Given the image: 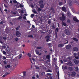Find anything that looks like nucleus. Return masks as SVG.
Instances as JSON below:
<instances>
[{
	"label": "nucleus",
	"instance_id": "f257e3e1",
	"mask_svg": "<svg viewBox=\"0 0 79 79\" xmlns=\"http://www.w3.org/2000/svg\"><path fill=\"white\" fill-rule=\"evenodd\" d=\"M62 16H61L59 18V19L61 21H62V24L63 26H66V23H64V22H63V21H64L65 20V19L66 17L64 15V13L61 14Z\"/></svg>",
	"mask_w": 79,
	"mask_h": 79
},
{
	"label": "nucleus",
	"instance_id": "f03ea898",
	"mask_svg": "<svg viewBox=\"0 0 79 79\" xmlns=\"http://www.w3.org/2000/svg\"><path fill=\"white\" fill-rule=\"evenodd\" d=\"M58 28H56V30H55V39H56L57 38V32H58Z\"/></svg>",
	"mask_w": 79,
	"mask_h": 79
},
{
	"label": "nucleus",
	"instance_id": "7ed1b4c3",
	"mask_svg": "<svg viewBox=\"0 0 79 79\" xmlns=\"http://www.w3.org/2000/svg\"><path fill=\"white\" fill-rule=\"evenodd\" d=\"M64 32L66 35H70V32L69 30L65 29L64 30Z\"/></svg>",
	"mask_w": 79,
	"mask_h": 79
},
{
	"label": "nucleus",
	"instance_id": "20e7f679",
	"mask_svg": "<svg viewBox=\"0 0 79 79\" xmlns=\"http://www.w3.org/2000/svg\"><path fill=\"white\" fill-rule=\"evenodd\" d=\"M16 35L17 36V37H21V34L19 33V31H16Z\"/></svg>",
	"mask_w": 79,
	"mask_h": 79
},
{
	"label": "nucleus",
	"instance_id": "39448f33",
	"mask_svg": "<svg viewBox=\"0 0 79 79\" xmlns=\"http://www.w3.org/2000/svg\"><path fill=\"white\" fill-rule=\"evenodd\" d=\"M73 61L74 62V63L76 64H77L78 63H79V61L76 59H74L73 60Z\"/></svg>",
	"mask_w": 79,
	"mask_h": 79
},
{
	"label": "nucleus",
	"instance_id": "423d86ee",
	"mask_svg": "<svg viewBox=\"0 0 79 79\" xmlns=\"http://www.w3.org/2000/svg\"><path fill=\"white\" fill-rule=\"evenodd\" d=\"M71 46L70 45H68L66 46V49H67V50L71 49Z\"/></svg>",
	"mask_w": 79,
	"mask_h": 79
},
{
	"label": "nucleus",
	"instance_id": "0eeeda50",
	"mask_svg": "<svg viewBox=\"0 0 79 79\" xmlns=\"http://www.w3.org/2000/svg\"><path fill=\"white\" fill-rule=\"evenodd\" d=\"M73 50L74 52H77L78 51V48L76 47H74L73 48Z\"/></svg>",
	"mask_w": 79,
	"mask_h": 79
},
{
	"label": "nucleus",
	"instance_id": "6e6552de",
	"mask_svg": "<svg viewBox=\"0 0 79 79\" xmlns=\"http://www.w3.org/2000/svg\"><path fill=\"white\" fill-rule=\"evenodd\" d=\"M68 3L69 6H72V4H73V2H72V0H69Z\"/></svg>",
	"mask_w": 79,
	"mask_h": 79
},
{
	"label": "nucleus",
	"instance_id": "1a4fd4ad",
	"mask_svg": "<svg viewBox=\"0 0 79 79\" xmlns=\"http://www.w3.org/2000/svg\"><path fill=\"white\" fill-rule=\"evenodd\" d=\"M73 20L74 21H76V22H77V23H78V22H79V20L77 19V18L76 17H74L73 18Z\"/></svg>",
	"mask_w": 79,
	"mask_h": 79
},
{
	"label": "nucleus",
	"instance_id": "9d476101",
	"mask_svg": "<svg viewBox=\"0 0 79 79\" xmlns=\"http://www.w3.org/2000/svg\"><path fill=\"white\" fill-rule=\"evenodd\" d=\"M62 69L63 71H64L65 69H68V67L66 66H64V65H63L62 67Z\"/></svg>",
	"mask_w": 79,
	"mask_h": 79
},
{
	"label": "nucleus",
	"instance_id": "9b49d317",
	"mask_svg": "<svg viewBox=\"0 0 79 79\" xmlns=\"http://www.w3.org/2000/svg\"><path fill=\"white\" fill-rule=\"evenodd\" d=\"M64 45V44H58V47H63Z\"/></svg>",
	"mask_w": 79,
	"mask_h": 79
},
{
	"label": "nucleus",
	"instance_id": "f8f14e48",
	"mask_svg": "<svg viewBox=\"0 0 79 79\" xmlns=\"http://www.w3.org/2000/svg\"><path fill=\"white\" fill-rule=\"evenodd\" d=\"M62 11H64V12H66V7L64 6L62 7Z\"/></svg>",
	"mask_w": 79,
	"mask_h": 79
},
{
	"label": "nucleus",
	"instance_id": "ddd939ff",
	"mask_svg": "<svg viewBox=\"0 0 79 79\" xmlns=\"http://www.w3.org/2000/svg\"><path fill=\"white\" fill-rule=\"evenodd\" d=\"M23 76L22 77H26V72L24 71L23 72Z\"/></svg>",
	"mask_w": 79,
	"mask_h": 79
},
{
	"label": "nucleus",
	"instance_id": "4468645a",
	"mask_svg": "<svg viewBox=\"0 0 79 79\" xmlns=\"http://www.w3.org/2000/svg\"><path fill=\"white\" fill-rule=\"evenodd\" d=\"M10 74V73H8V72H6L5 73V74L3 75L2 76L3 77H5L6 76H7V75Z\"/></svg>",
	"mask_w": 79,
	"mask_h": 79
},
{
	"label": "nucleus",
	"instance_id": "2eb2a0df",
	"mask_svg": "<svg viewBox=\"0 0 79 79\" xmlns=\"http://www.w3.org/2000/svg\"><path fill=\"white\" fill-rule=\"evenodd\" d=\"M67 65H69V66H73V65L72 62H69L67 63Z\"/></svg>",
	"mask_w": 79,
	"mask_h": 79
},
{
	"label": "nucleus",
	"instance_id": "dca6fc26",
	"mask_svg": "<svg viewBox=\"0 0 79 79\" xmlns=\"http://www.w3.org/2000/svg\"><path fill=\"white\" fill-rule=\"evenodd\" d=\"M44 5L43 4H41L40 5V8H44Z\"/></svg>",
	"mask_w": 79,
	"mask_h": 79
},
{
	"label": "nucleus",
	"instance_id": "f3484780",
	"mask_svg": "<svg viewBox=\"0 0 79 79\" xmlns=\"http://www.w3.org/2000/svg\"><path fill=\"white\" fill-rule=\"evenodd\" d=\"M73 2L74 4H75L76 5L78 3V2L76 0H73Z\"/></svg>",
	"mask_w": 79,
	"mask_h": 79
},
{
	"label": "nucleus",
	"instance_id": "a211bd4d",
	"mask_svg": "<svg viewBox=\"0 0 79 79\" xmlns=\"http://www.w3.org/2000/svg\"><path fill=\"white\" fill-rule=\"evenodd\" d=\"M73 39L74 40V41H75L76 42H78V39L77 38L74 37L73 38Z\"/></svg>",
	"mask_w": 79,
	"mask_h": 79
},
{
	"label": "nucleus",
	"instance_id": "6ab92c4d",
	"mask_svg": "<svg viewBox=\"0 0 79 79\" xmlns=\"http://www.w3.org/2000/svg\"><path fill=\"white\" fill-rule=\"evenodd\" d=\"M75 75H76V72H73L72 73L71 76L72 77L75 76Z\"/></svg>",
	"mask_w": 79,
	"mask_h": 79
},
{
	"label": "nucleus",
	"instance_id": "aec40b11",
	"mask_svg": "<svg viewBox=\"0 0 79 79\" xmlns=\"http://www.w3.org/2000/svg\"><path fill=\"white\" fill-rule=\"evenodd\" d=\"M43 3H44V1L43 0H41L39 2V3L40 5L43 4Z\"/></svg>",
	"mask_w": 79,
	"mask_h": 79
},
{
	"label": "nucleus",
	"instance_id": "412c9836",
	"mask_svg": "<svg viewBox=\"0 0 79 79\" xmlns=\"http://www.w3.org/2000/svg\"><path fill=\"white\" fill-rule=\"evenodd\" d=\"M51 10H52V13H55V10H54V8L53 7H51L50 9Z\"/></svg>",
	"mask_w": 79,
	"mask_h": 79
},
{
	"label": "nucleus",
	"instance_id": "4be33fe9",
	"mask_svg": "<svg viewBox=\"0 0 79 79\" xmlns=\"http://www.w3.org/2000/svg\"><path fill=\"white\" fill-rule=\"evenodd\" d=\"M69 71H73V67H69Z\"/></svg>",
	"mask_w": 79,
	"mask_h": 79
},
{
	"label": "nucleus",
	"instance_id": "5701e85b",
	"mask_svg": "<svg viewBox=\"0 0 79 79\" xmlns=\"http://www.w3.org/2000/svg\"><path fill=\"white\" fill-rule=\"evenodd\" d=\"M27 56H29V58H31V54L29 53H28L27 54Z\"/></svg>",
	"mask_w": 79,
	"mask_h": 79
},
{
	"label": "nucleus",
	"instance_id": "b1692460",
	"mask_svg": "<svg viewBox=\"0 0 79 79\" xmlns=\"http://www.w3.org/2000/svg\"><path fill=\"white\" fill-rule=\"evenodd\" d=\"M20 26H19L17 28H15L16 31H18L19 30V29L20 28Z\"/></svg>",
	"mask_w": 79,
	"mask_h": 79
},
{
	"label": "nucleus",
	"instance_id": "393cba45",
	"mask_svg": "<svg viewBox=\"0 0 79 79\" xmlns=\"http://www.w3.org/2000/svg\"><path fill=\"white\" fill-rule=\"evenodd\" d=\"M5 68H7V69L8 68H10V64L7 65V66H5Z\"/></svg>",
	"mask_w": 79,
	"mask_h": 79
},
{
	"label": "nucleus",
	"instance_id": "a878e982",
	"mask_svg": "<svg viewBox=\"0 0 79 79\" xmlns=\"http://www.w3.org/2000/svg\"><path fill=\"white\" fill-rule=\"evenodd\" d=\"M75 69H76V71H77V72L78 71H79V69L78 68V67H75Z\"/></svg>",
	"mask_w": 79,
	"mask_h": 79
},
{
	"label": "nucleus",
	"instance_id": "bb28decb",
	"mask_svg": "<svg viewBox=\"0 0 79 79\" xmlns=\"http://www.w3.org/2000/svg\"><path fill=\"white\" fill-rule=\"evenodd\" d=\"M35 53L37 55H39V51L37 50H35Z\"/></svg>",
	"mask_w": 79,
	"mask_h": 79
},
{
	"label": "nucleus",
	"instance_id": "cd10ccee",
	"mask_svg": "<svg viewBox=\"0 0 79 79\" xmlns=\"http://www.w3.org/2000/svg\"><path fill=\"white\" fill-rule=\"evenodd\" d=\"M64 44H68V40H65L64 42Z\"/></svg>",
	"mask_w": 79,
	"mask_h": 79
},
{
	"label": "nucleus",
	"instance_id": "c85d7f7f",
	"mask_svg": "<svg viewBox=\"0 0 79 79\" xmlns=\"http://www.w3.org/2000/svg\"><path fill=\"white\" fill-rule=\"evenodd\" d=\"M46 58L47 59H50V55H47L46 56Z\"/></svg>",
	"mask_w": 79,
	"mask_h": 79
},
{
	"label": "nucleus",
	"instance_id": "c756f323",
	"mask_svg": "<svg viewBox=\"0 0 79 79\" xmlns=\"http://www.w3.org/2000/svg\"><path fill=\"white\" fill-rule=\"evenodd\" d=\"M62 5L63 2H59V6H61V5Z\"/></svg>",
	"mask_w": 79,
	"mask_h": 79
},
{
	"label": "nucleus",
	"instance_id": "7c9ffc66",
	"mask_svg": "<svg viewBox=\"0 0 79 79\" xmlns=\"http://www.w3.org/2000/svg\"><path fill=\"white\" fill-rule=\"evenodd\" d=\"M37 11H42V9L40 8H38V9H37Z\"/></svg>",
	"mask_w": 79,
	"mask_h": 79
},
{
	"label": "nucleus",
	"instance_id": "2f4dec72",
	"mask_svg": "<svg viewBox=\"0 0 79 79\" xmlns=\"http://www.w3.org/2000/svg\"><path fill=\"white\" fill-rule=\"evenodd\" d=\"M19 59H20L21 58V57L22 56V54H20L19 55Z\"/></svg>",
	"mask_w": 79,
	"mask_h": 79
},
{
	"label": "nucleus",
	"instance_id": "473e14b6",
	"mask_svg": "<svg viewBox=\"0 0 79 79\" xmlns=\"http://www.w3.org/2000/svg\"><path fill=\"white\" fill-rule=\"evenodd\" d=\"M45 39H49L50 38V36L48 35H47L45 37Z\"/></svg>",
	"mask_w": 79,
	"mask_h": 79
},
{
	"label": "nucleus",
	"instance_id": "72a5a7b5",
	"mask_svg": "<svg viewBox=\"0 0 79 79\" xmlns=\"http://www.w3.org/2000/svg\"><path fill=\"white\" fill-rule=\"evenodd\" d=\"M67 58L69 60H70V61H71V59H72V58H71V57H67Z\"/></svg>",
	"mask_w": 79,
	"mask_h": 79
},
{
	"label": "nucleus",
	"instance_id": "f704fd0d",
	"mask_svg": "<svg viewBox=\"0 0 79 79\" xmlns=\"http://www.w3.org/2000/svg\"><path fill=\"white\" fill-rule=\"evenodd\" d=\"M22 18H23L22 17L20 16L19 17H18L17 19H22Z\"/></svg>",
	"mask_w": 79,
	"mask_h": 79
},
{
	"label": "nucleus",
	"instance_id": "c9c22d12",
	"mask_svg": "<svg viewBox=\"0 0 79 79\" xmlns=\"http://www.w3.org/2000/svg\"><path fill=\"white\" fill-rule=\"evenodd\" d=\"M47 72H50V73H52V71L50 69H48L47 70Z\"/></svg>",
	"mask_w": 79,
	"mask_h": 79
},
{
	"label": "nucleus",
	"instance_id": "e433bc0d",
	"mask_svg": "<svg viewBox=\"0 0 79 79\" xmlns=\"http://www.w3.org/2000/svg\"><path fill=\"white\" fill-rule=\"evenodd\" d=\"M33 13H35V14H37V15H38V13L36 12V11L35 10H34L33 11Z\"/></svg>",
	"mask_w": 79,
	"mask_h": 79
},
{
	"label": "nucleus",
	"instance_id": "4c0bfd02",
	"mask_svg": "<svg viewBox=\"0 0 79 79\" xmlns=\"http://www.w3.org/2000/svg\"><path fill=\"white\" fill-rule=\"evenodd\" d=\"M48 24H50L51 23V21H50V20H48Z\"/></svg>",
	"mask_w": 79,
	"mask_h": 79
},
{
	"label": "nucleus",
	"instance_id": "58836bf2",
	"mask_svg": "<svg viewBox=\"0 0 79 79\" xmlns=\"http://www.w3.org/2000/svg\"><path fill=\"white\" fill-rule=\"evenodd\" d=\"M28 37H33V35H28Z\"/></svg>",
	"mask_w": 79,
	"mask_h": 79
},
{
	"label": "nucleus",
	"instance_id": "ea45409f",
	"mask_svg": "<svg viewBox=\"0 0 79 79\" xmlns=\"http://www.w3.org/2000/svg\"><path fill=\"white\" fill-rule=\"evenodd\" d=\"M34 14H32L31 15V18H33V17H34Z\"/></svg>",
	"mask_w": 79,
	"mask_h": 79
},
{
	"label": "nucleus",
	"instance_id": "a19ab883",
	"mask_svg": "<svg viewBox=\"0 0 79 79\" xmlns=\"http://www.w3.org/2000/svg\"><path fill=\"white\" fill-rule=\"evenodd\" d=\"M47 76H52V73H47Z\"/></svg>",
	"mask_w": 79,
	"mask_h": 79
},
{
	"label": "nucleus",
	"instance_id": "79ce46f5",
	"mask_svg": "<svg viewBox=\"0 0 79 79\" xmlns=\"http://www.w3.org/2000/svg\"><path fill=\"white\" fill-rule=\"evenodd\" d=\"M42 48V47H37V50H39V49H41Z\"/></svg>",
	"mask_w": 79,
	"mask_h": 79
},
{
	"label": "nucleus",
	"instance_id": "37998d69",
	"mask_svg": "<svg viewBox=\"0 0 79 79\" xmlns=\"http://www.w3.org/2000/svg\"><path fill=\"white\" fill-rule=\"evenodd\" d=\"M13 2L14 3H17V1H16V0H14Z\"/></svg>",
	"mask_w": 79,
	"mask_h": 79
},
{
	"label": "nucleus",
	"instance_id": "c03bdc74",
	"mask_svg": "<svg viewBox=\"0 0 79 79\" xmlns=\"http://www.w3.org/2000/svg\"><path fill=\"white\" fill-rule=\"evenodd\" d=\"M20 13H21V14H23V10H21L20 11Z\"/></svg>",
	"mask_w": 79,
	"mask_h": 79
},
{
	"label": "nucleus",
	"instance_id": "a18cd8bd",
	"mask_svg": "<svg viewBox=\"0 0 79 79\" xmlns=\"http://www.w3.org/2000/svg\"><path fill=\"white\" fill-rule=\"evenodd\" d=\"M67 23H70V20L68 19L67 21Z\"/></svg>",
	"mask_w": 79,
	"mask_h": 79
},
{
	"label": "nucleus",
	"instance_id": "49530a36",
	"mask_svg": "<svg viewBox=\"0 0 79 79\" xmlns=\"http://www.w3.org/2000/svg\"><path fill=\"white\" fill-rule=\"evenodd\" d=\"M2 53H3V54H6V52L4 51H2Z\"/></svg>",
	"mask_w": 79,
	"mask_h": 79
},
{
	"label": "nucleus",
	"instance_id": "de8ad7c7",
	"mask_svg": "<svg viewBox=\"0 0 79 79\" xmlns=\"http://www.w3.org/2000/svg\"><path fill=\"white\" fill-rule=\"evenodd\" d=\"M19 6L21 8H23V5L22 4H20L19 5Z\"/></svg>",
	"mask_w": 79,
	"mask_h": 79
},
{
	"label": "nucleus",
	"instance_id": "09e8293b",
	"mask_svg": "<svg viewBox=\"0 0 79 79\" xmlns=\"http://www.w3.org/2000/svg\"><path fill=\"white\" fill-rule=\"evenodd\" d=\"M3 60H6V57H5V56H3Z\"/></svg>",
	"mask_w": 79,
	"mask_h": 79
},
{
	"label": "nucleus",
	"instance_id": "8fccbe9b",
	"mask_svg": "<svg viewBox=\"0 0 79 79\" xmlns=\"http://www.w3.org/2000/svg\"><path fill=\"white\" fill-rule=\"evenodd\" d=\"M35 68L37 69H39V67L36 66Z\"/></svg>",
	"mask_w": 79,
	"mask_h": 79
},
{
	"label": "nucleus",
	"instance_id": "3c124183",
	"mask_svg": "<svg viewBox=\"0 0 79 79\" xmlns=\"http://www.w3.org/2000/svg\"><path fill=\"white\" fill-rule=\"evenodd\" d=\"M15 41H18V40H19V39H18V38H15Z\"/></svg>",
	"mask_w": 79,
	"mask_h": 79
},
{
	"label": "nucleus",
	"instance_id": "603ef678",
	"mask_svg": "<svg viewBox=\"0 0 79 79\" xmlns=\"http://www.w3.org/2000/svg\"><path fill=\"white\" fill-rule=\"evenodd\" d=\"M23 18L24 19L26 20V17L25 16L23 17Z\"/></svg>",
	"mask_w": 79,
	"mask_h": 79
},
{
	"label": "nucleus",
	"instance_id": "864d4df0",
	"mask_svg": "<svg viewBox=\"0 0 79 79\" xmlns=\"http://www.w3.org/2000/svg\"><path fill=\"white\" fill-rule=\"evenodd\" d=\"M3 63H4V64H6V62L5 61H3Z\"/></svg>",
	"mask_w": 79,
	"mask_h": 79
},
{
	"label": "nucleus",
	"instance_id": "5fc2aeb1",
	"mask_svg": "<svg viewBox=\"0 0 79 79\" xmlns=\"http://www.w3.org/2000/svg\"><path fill=\"white\" fill-rule=\"evenodd\" d=\"M53 59H54V60H55V61H56L57 60V59L56 58H54Z\"/></svg>",
	"mask_w": 79,
	"mask_h": 79
},
{
	"label": "nucleus",
	"instance_id": "6e6d98bb",
	"mask_svg": "<svg viewBox=\"0 0 79 79\" xmlns=\"http://www.w3.org/2000/svg\"><path fill=\"white\" fill-rule=\"evenodd\" d=\"M68 15L69 16V17H70V16H71V14L69 13H68Z\"/></svg>",
	"mask_w": 79,
	"mask_h": 79
},
{
	"label": "nucleus",
	"instance_id": "4d7b16f0",
	"mask_svg": "<svg viewBox=\"0 0 79 79\" xmlns=\"http://www.w3.org/2000/svg\"><path fill=\"white\" fill-rule=\"evenodd\" d=\"M48 45L49 47H51V46H52V45H51V43H49L48 44Z\"/></svg>",
	"mask_w": 79,
	"mask_h": 79
},
{
	"label": "nucleus",
	"instance_id": "13d9d810",
	"mask_svg": "<svg viewBox=\"0 0 79 79\" xmlns=\"http://www.w3.org/2000/svg\"><path fill=\"white\" fill-rule=\"evenodd\" d=\"M0 10L2 13H3V12L2 11V8L0 7Z\"/></svg>",
	"mask_w": 79,
	"mask_h": 79
},
{
	"label": "nucleus",
	"instance_id": "bf43d9fd",
	"mask_svg": "<svg viewBox=\"0 0 79 79\" xmlns=\"http://www.w3.org/2000/svg\"><path fill=\"white\" fill-rule=\"evenodd\" d=\"M75 58L78 60L79 59V57L78 56H75Z\"/></svg>",
	"mask_w": 79,
	"mask_h": 79
},
{
	"label": "nucleus",
	"instance_id": "052dcab7",
	"mask_svg": "<svg viewBox=\"0 0 79 79\" xmlns=\"http://www.w3.org/2000/svg\"><path fill=\"white\" fill-rule=\"evenodd\" d=\"M10 24H11V25H13V23L10 22Z\"/></svg>",
	"mask_w": 79,
	"mask_h": 79
},
{
	"label": "nucleus",
	"instance_id": "680f3d73",
	"mask_svg": "<svg viewBox=\"0 0 79 79\" xmlns=\"http://www.w3.org/2000/svg\"><path fill=\"white\" fill-rule=\"evenodd\" d=\"M47 42H49V38H48V39L46 40Z\"/></svg>",
	"mask_w": 79,
	"mask_h": 79
},
{
	"label": "nucleus",
	"instance_id": "e2e57ef3",
	"mask_svg": "<svg viewBox=\"0 0 79 79\" xmlns=\"http://www.w3.org/2000/svg\"><path fill=\"white\" fill-rule=\"evenodd\" d=\"M32 27L34 29V28H35V26H34V25H32Z\"/></svg>",
	"mask_w": 79,
	"mask_h": 79
},
{
	"label": "nucleus",
	"instance_id": "0e129e2a",
	"mask_svg": "<svg viewBox=\"0 0 79 79\" xmlns=\"http://www.w3.org/2000/svg\"><path fill=\"white\" fill-rule=\"evenodd\" d=\"M35 77L34 76H33L32 77V79H35Z\"/></svg>",
	"mask_w": 79,
	"mask_h": 79
},
{
	"label": "nucleus",
	"instance_id": "69168bd1",
	"mask_svg": "<svg viewBox=\"0 0 79 79\" xmlns=\"http://www.w3.org/2000/svg\"><path fill=\"white\" fill-rule=\"evenodd\" d=\"M3 22L1 21L0 23V24H3Z\"/></svg>",
	"mask_w": 79,
	"mask_h": 79
},
{
	"label": "nucleus",
	"instance_id": "338daca9",
	"mask_svg": "<svg viewBox=\"0 0 79 79\" xmlns=\"http://www.w3.org/2000/svg\"><path fill=\"white\" fill-rule=\"evenodd\" d=\"M63 61L64 62H66V61H67L66 60H64Z\"/></svg>",
	"mask_w": 79,
	"mask_h": 79
},
{
	"label": "nucleus",
	"instance_id": "774afa93",
	"mask_svg": "<svg viewBox=\"0 0 79 79\" xmlns=\"http://www.w3.org/2000/svg\"><path fill=\"white\" fill-rule=\"evenodd\" d=\"M49 79H52V77L51 76L49 77Z\"/></svg>",
	"mask_w": 79,
	"mask_h": 79
}]
</instances>
